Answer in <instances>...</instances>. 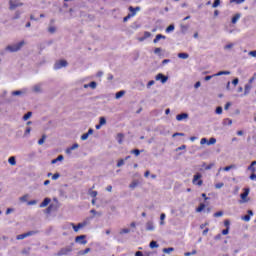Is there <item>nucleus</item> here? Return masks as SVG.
I'll return each instance as SVG.
<instances>
[{
    "instance_id": "19",
    "label": "nucleus",
    "mask_w": 256,
    "mask_h": 256,
    "mask_svg": "<svg viewBox=\"0 0 256 256\" xmlns=\"http://www.w3.org/2000/svg\"><path fill=\"white\" fill-rule=\"evenodd\" d=\"M146 229L147 231H153V229H155V226H153V222H147Z\"/></svg>"
},
{
    "instance_id": "47",
    "label": "nucleus",
    "mask_w": 256,
    "mask_h": 256,
    "mask_svg": "<svg viewBox=\"0 0 256 256\" xmlns=\"http://www.w3.org/2000/svg\"><path fill=\"white\" fill-rule=\"evenodd\" d=\"M185 134L184 133H179V132H176L172 135V137H184Z\"/></svg>"
},
{
    "instance_id": "50",
    "label": "nucleus",
    "mask_w": 256,
    "mask_h": 256,
    "mask_svg": "<svg viewBox=\"0 0 256 256\" xmlns=\"http://www.w3.org/2000/svg\"><path fill=\"white\" fill-rule=\"evenodd\" d=\"M60 177V174L59 173H55L53 176H52V180L53 181H57V179H59Z\"/></svg>"
},
{
    "instance_id": "59",
    "label": "nucleus",
    "mask_w": 256,
    "mask_h": 256,
    "mask_svg": "<svg viewBox=\"0 0 256 256\" xmlns=\"http://www.w3.org/2000/svg\"><path fill=\"white\" fill-rule=\"evenodd\" d=\"M224 49H233V43L227 44Z\"/></svg>"
},
{
    "instance_id": "12",
    "label": "nucleus",
    "mask_w": 256,
    "mask_h": 256,
    "mask_svg": "<svg viewBox=\"0 0 256 256\" xmlns=\"http://www.w3.org/2000/svg\"><path fill=\"white\" fill-rule=\"evenodd\" d=\"M88 87H90L91 89H97V82L92 81L89 84L84 85V89H87Z\"/></svg>"
},
{
    "instance_id": "32",
    "label": "nucleus",
    "mask_w": 256,
    "mask_h": 256,
    "mask_svg": "<svg viewBox=\"0 0 256 256\" xmlns=\"http://www.w3.org/2000/svg\"><path fill=\"white\" fill-rule=\"evenodd\" d=\"M221 5V0H214V3H213V5H212V7L214 8V9H216V7H218V6H220Z\"/></svg>"
},
{
    "instance_id": "2",
    "label": "nucleus",
    "mask_w": 256,
    "mask_h": 256,
    "mask_svg": "<svg viewBox=\"0 0 256 256\" xmlns=\"http://www.w3.org/2000/svg\"><path fill=\"white\" fill-rule=\"evenodd\" d=\"M202 177L203 175H201V173H196L192 179L193 185H197L198 187H201L203 185Z\"/></svg>"
},
{
    "instance_id": "58",
    "label": "nucleus",
    "mask_w": 256,
    "mask_h": 256,
    "mask_svg": "<svg viewBox=\"0 0 256 256\" xmlns=\"http://www.w3.org/2000/svg\"><path fill=\"white\" fill-rule=\"evenodd\" d=\"M231 107V102H227L224 106L225 111H227Z\"/></svg>"
},
{
    "instance_id": "35",
    "label": "nucleus",
    "mask_w": 256,
    "mask_h": 256,
    "mask_svg": "<svg viewBox=\"0 0 256 256\" xmlns=\"http://www.w3.org/2000/svg\"><path fill=\"white\" fill-rule=\"evenodd\" d=\"M165 213H162L161 215H160V225H165V222H163V221H165Z\"/></svg>"
},
{
    "instance_id": "54",
    "label": "nucleus",
    "mask_w": 256,
    "mask_h": 256,
    "mask_svg": "<svg viewBox=\"0 0 256 256\" xmlns=\"http://www.w3.org/2000/svg\"><path fill=\"white\" fill-rule=\"evenodd\" d=\"M70 148L72 151H74V149H79V144L75 143Z\"/></svg>"
},
{
    "instance_id": "13",
    "label": "nucleus",
    "mask_w": 256,
    "mask_h": 256,
    "mask_svg": "<svg viewBox=\"0 0 256 256\" xmlns=\"http://www.w3.org/2000/svg\"><path fill=\"white\" fill-rule=\"evenodd\" d=\"M189 115L187 113L178 114L176 116L177 121H183V119H187Z\"/></svg>"
},
{
    "instance_id": "9",
    "label": "nucleus",
    "mask_w": 256,
    "mask_h": 256,
    "mask_svg": "<svg viewBox=\"0 0 256 256\" xmlns=\"http://www.w3.org/2000/svg\"><path fill=\"white\" fill-rule=\"evenodd\" d=\"M45 211H46L47 214L51 213V211H57V205H55V204H50V205L48 206V208H46Z\"/></svg>"
},
{
    "instance_id": "48",
    "label": "nucleus",
    "mask_w": 256,
    "mask_h": 256,
    "mask_svg": "<svg viewBox=\"0 0 256 256\" xmlns=\"http://www.w3.org/2000/svg\"><path fill=\"white\" fill-rule=\"evenodd\" d=\"M224 225H225L226 229H230L231 222L229 220H225Z\"/></svg>"
},
{
    "instance_id": "10",
    "label": "nucleus",
    "mask_w": 256,
    "mask_h": 256,
    "mask_svg": "<svg viewBox=\"0 0 256 256\" xmlns=\"http://www.w3.org/2000/svg\"><path fill=\"white\" fill-rule=\"evenodd\" d=\"M161 39H167V37L163 34H157L155 39L153 40V43H159V41H161Z\"/></svg>"
},
{
    "instance_id": "4",
    "label": "nucleus",
    "mask_w": 256,
    "mask_h": 256,
    "mask_svg": "<svg viewBox=\"0 0 256 256\" xmlns=\"http://www.w3.org/2000/svg\"><path fill=\"white\" fill-rule=\"evenodd\" d=\"M87 236L86 235H80L75 238L76 243H80V245H87Z\"/></svg>"
},
{
    "instance_id": "1",
    "label": "nucleus",
    "mask_w": 256,
    "mask_h": 256,
    "mask_svg": "<svg viewBox=\"0 0 256 256\" xmlns=\"http://www.w3.org/2000/svg\"><path fill=\"white\" fill-rule=\"evenodd\" d=\"M23 45H25V41H20L17 44H13L10 46H7V51H10L11 53H16V51H20L21 47H23Z\"/></svg>"
},
{
    "instance_id": "5",
    "label": "nucleus",
    "mask_w": 256,
    "mask_h": 256,
    "mask_svg": "<svg viewBox=\"0 0 256 256\" xmlns=\"http://www.w3.org/2000/svg\"><path fill=\"white\" fill-rule=\"evenodd\" d=\"M128 11H130L129 15L131 17H135V15H137V13H139V11H141V7L137 6V7H133V6H130L128 7Z\"/></svg>"
},
{
    "instance_id": "49",
    "label": "nucleus",
    "mask_w": 256,
    "mask_h": 256,
    "mask_svg": "<svg viewBox=\"0 0 256 256\" xmlns=\"http://www.w3.org/2000/svg\"><path fill=\"white\" fill-rule=\"evenodd\" d=\"M214 217H223V211H218L214 213Z\"/></svg>"
},
{
    "instance_id": "36",
    "label": "nucleus",
    "mask_w": 256,
    "mask_h": 256,
    "mask_svg": "<svg viewBox=\"0 0 256 256\" xmlns=\"http://www.w3.org/2000/svg\"><path fill=\"white\" fill-rule=\"evenodd\" d=\"M123 165H125V160L124 159L118 160L117 167H123Z\"/></svg>"
},
{
    "instance_id": "16",
    "label": "nucleus",
    "mask_w": 256,
    "mask_h": 256,
    "mask_svg": "<svg viewBox=\"0 0 256 256\" xmlns=\"http://www.w3.org/2000/svg\"><path fill=\"white\" fill-rule=\"evenodd\" d=\"M255 165H256V161H252L250 166L248 167V171H251L252 174L255 173L256 169H255Z\"/></svg>"
},
{
    "instance_id": "55",
    "label": "nucleus",
    "mask_w": 256,
    "mask_h": 256,
    "mask_svg": "<svg viewBox=\"0 0 256 256\" xmlns=\"http://www.w3.org/2000/svg\"><path fill=\"white\" fill-rule=\"evenodd\" d=\"M233 167H235V166H233V165L226 166V167H224V171H231V169H233Z\"/></svg>"
},
{
    "instance_id": "42",
    "label": "nucleus",
    "mask_w": 256,
    "mask_h": 256,
    "mask_svg": "<svg viewBox=\"0 0 256 256\" xmlns=\"http://www.w3.org/2000/svg\"><path fill=\"white\" fill-rule=\"evenodd\" d=\"M185 256L197 255V250H193L192 252H186Z\"/></svg>"
},
{
    "instance_id": "18",
    "label": "nucleus",
    "mask_w": 256,
    "mask_h": 256,
    "mask_svg": "<svg viewBox=\"0 0 256 256\" xmlns=\"http://www.w3.org/2000/svg\"><path fill=\"white\" fill-rule=\"evenodd\" d=\"M251 84H246L244 88V95H249V92L251 91Z\"/></svg>"
},
{
    "instance_id": "24",
    "label": "nucleus",
    "mask_w": 256,
    "mask_h": 256,
    "mask_svg": "<svg viewBox=\"0 0 256 256\" xmlns=\"http://www.w3.org/2000/svg\"><path fill=\"white\" fill-rule=\"evenodd\" d=\"M71 250H67V249H62L58 252V256H61V255H67V253H69Z\"/></svg>"
},
{
    "instance_id": "41",
    "label": "nucleus",
    "mask_w": 256,
    "mask_h": 256,
    "mask_svg": "<svg viewBox=\"0 0 256 256\" xmlns=\"http://www.w3.org/2000/svg\"><path fill=\"white\" fill-rule=\"evenodd\" d=\"M224 186H225V184L223 182H220V183L215 184V189H221Z\"/></svg>"
},
{
    "instance_id": "44",
    "label": "nucleus",
    "mask_w": 256,
    "mask_h": 256,
    "mask_svg": "<svg viewBox=\"0 0 256 256\" xmlns=\"http://www.w3.org/2000/svg\"><path fill=\"white\" fill-rule=\"evenodd\" d=\"M218 77L221 75H229V71H220L216 74Z\"/></svg>"
},
{
    "instance_id": "43",
    "label": "nucleus",
    "mask_w": 256,
    "mask_h": 256,
    "mask_svg": "<svg viewBox=\"0 0 256 256\" xmlns=\"http://www.w3.org/2000/svg\"><path fill=\"white\" fill-rule=\"evenodd\" d=\"M87 139H89V134L84 133V134L81 136V140H82V141H87Z\"/></svg>"
},
{
    "instance_id": "21",
    "label": "nucleus",
    "mask_w": 256,
    "mask_h": 256,
    "mask_svg": "<svg viewBox=\"0 0 256 256\" xmlns=\"http://www.w3.org/2000/svg\"><path fill=\"white\" fill-rule=\"evenodd\" d=\"M205 209V204L201 203L199 207L196 208V213H201Z\"/></svg>"
},
{
    "instance_id": "14",
    "label": "nucleus",
    "mask_w": 256,
    "mask_h": 256,
    "mask_svg": "<svg viewBox=\"0 0 256 256\" xmlns=\"http://www.w3.org/2000/svg\"><path fill=\"white\" fill-rule=\"evenodd\" d=\"M10 9L13 11V9H17V7H22L23 3L15 4L13 1L10 0Z\"/></svg>"
},
{
    "instance_id": "15",
    "label": "nucleus",
    "mask_w": 256,
    "mask_h": 256,
    "mask_svg": "<svg viewBox=\"0 0 256 256\" xmlns=\"http://www.w3.org/2000/svg\"><path fill=\"white\" fill-rule=\"evenodd\" d=\"M51 203V199L50 198H45L43 200V202L40 204V207L43 208V207H47V205H49Z\"/></svg>"
},
{
    "instance_id": "64",
    "label": "nucleus",
    "mask_w": 256,
    "mask_h": 256,
    "mask_svg": "<svg viewBox=\"0 0 256 256\" xmlns=\"http://www.w3.org/2000/svg\"><path fill=\"white\" fill-rule=\"evenodd\" d=\"M135 255H136V256H143V252L137 251Z\"/></svg>"
},
{
    "instance_id": "34",
    "label": "nucleus",
    "mask_w": 256,
    "mask_h": 256,
    "mask_svg": "<svg viewBox=\"0 0 256 256\" xmlns=\"http://www.w3.org/2000/svg\"><path fill=\"white\" fill-rule=\"evenodd\" d=\"M217 143V139L215 138H210L209 141H208V145H215Z\"/></svg>"
},
{
    "instance_id": "7",
    "label": "nucleus",
    "mask_w": 256,
    "mask_h": 256,
    "mask_svg": "<svg viewBox=\"0 0 256 256\" xmlns=\"http://www.w3.org/2000/svg\"><path fill=\"white\" fill-rule=\"evenodd\" d=\"M63 67H67V61L66 60H60L58 62L55 63L54 65V69H61Z\"/></svg>"
},
{
    "instance_id": "29",
    "label": "nucleus",
    "mask_w": 256,
    "mask_h": 256,
    "mask_svg": "<svg viewBox=\"0 0 256 256\" xmlns=\"http://www.w3.org/2000/svg\"><path fill=\"white\" fill-rule=\"evenodd\" d=\"M91 252V248H86L79 252V255H87V253Z\"/></svg>"
},
{
    "instance_id": "61",
    "label": "nucleus",
    "mask_w": 256,
    "mask_h": 256,
    "mask_svg": "<svg viewBox=\"0 0 256 256\" xmlns=\"http://www.w3.org/2000/svg\"><path fill=\"white\" fill-rule=\"evenodd\" d=\"M28 205H37V200L29 201Z\"/></svg>"
},
{
    "instance_id": "27",
    "label": "nucleus",
    "mask_w": 256,
    "mask_h": 256,
    "mask_svg": "<svg viewBox=\"0 0 256 256\" xmlns=\"http://www.w3.org/2000/svg\"><path fill=\"white\" fill-rule=\"evenodd\" d=\"M171 31H175V25L171 24L166 28V33H171Z\"/></svg>"
},
{
    "instance_id": "20",
    "label": "nucleus",
    "mask_w": 256,
    "mask_h": 256,
    "mask_svg": "<svg viewBox=\"0 0 256 256\" xmlns=\"http://www.w3.org/2000/svg\"><path fill=\"white\" fill-rule=\"evenodd\" d=\"M241 15L240 14H236L232 17V23L233 25H235V23H237V21H239Z\"/></svg>"
},
{
    "instance_id": "8",
    "label": "nucleus",
    "mask_w": 256,
    "mask_h": 256,
    "mask_svg": "<svg viewBox=\"0 0 256 256\" xmlns=\"http://www.w3.org/2000/svg\"><path fill=\"white\" fill-rule=\"evenodd\" d=\"M156 81H161V83H167V76L163 75L162 73H159L155 77Z\"/></svg>"
},
{
    "instance_id": "53",
    "label": "nucleus",
    "mask_w": 256,
    "mask_h": 256,
    "mask_svg": "<svg viewBox=\"0 0 256 256\" xmlns=\"http://www.w3.org/2000/svg\"><path fill=\"white\" fill-rule=\"evenodd\" d=\"M49 33H55V31H57V29L55 28V26H51L49 29H48Z\"/></svg>"
},
{
    "instance_id": "23",
    "label": "nucleus",
    "mask_w": 256,
    "mask_h": 256,
    "mask_svg": "<svg viewBox=\"0 0 256 256\" xmlns=\"http://www.w3.org/2000/svg\"><path fill=\"white\" fill-rule=\"evenodd\" d=\"M123 95H125V91L121 90L116 93L115 97H116V99H121V97H123Z\"/></svg>"
},
{
    "instance_id": "30",
    "label": "nucleus",
    "mask_w": 256,
    "mask_h": 256,
    "mask_svg": "<svg viewBox=\"0 0 256 256\" xmlns=\"http://www.w3.org/2000/svg\"><path fill=\"white\" fill-rule=\"evenodd\" d=\"M131 153L136 157H139V155H141V151L139 149L131 150Z\"/></svg>"
},
{
    "instance_id": "31",
    "label": "nucleus",
    "mask_w": 256,
    "mask_h": 256,
    "mask_svg": "<svg viewBox=\"0 0 256 256\" xmlns=\"http://www.w3.org/2000/svg\"><path fill=\"white\" fill-rule=\"evenodd\" d=\"M77 225H78V229H83V227H87V221L78 223Z\"/></svg>"
},
{
    "instance_id": "25",
    "label": "nucleus",
    "mask_w": 256,
    "mask_h": 256,
    "mask_svg": "<svg viewBox=\"0 0 256 256\" xmlns=\"http://www.w3.org/2000/svg\"><path fill=\"white\" fill-rule=\"evenodd\" d=\"M8 163H10L11 165H17V161L15 160V157H14V156H11V157L8 159Z\"/></svg>"
},
{
    "instance_id": "45",
    "label": "nucleus",
    "mask_w": 256,
    "mask_h": 256,
    "mask_svg": "<svg viewBox=\"0 0 256 256\" xmlns=\"http://www.w3.org/2000/svg\"><path fill=\"white\" fill-rule=\"evenodd\" d=\"M243 221L249 222L251 221V216L250 215H245L242 217Z\"/></svg>"
},
{
    "instance_id": "62",
    "label": "nucleus",
    "mask_w": 256,
    "mask_h": 256,
    "mask_svg": "<svg viewBox=\"0 0 256 256\" xmlns=\"http://www.w3.org/2000/svg\"><path fill=\"white\" fill-rule=\"evenodd\" d=\"M154 53L157 55L159 53H161V48H155L154 49Z\"/></svg>"
},
{
    "instance_id": "56",
    "label": "nucleus",
    "mask_w": 256,
    "mask_h": 256,
    "mask_svg": "<svg viewBox=\"0 0 256 256\" xmlns=\"http://www.w3.org/2000/svg\"><path fill=\"white\" fill-rule=\"evenodd\" d=\"M129 19H131L130 14H128L126 17L123 18V22H124V23H127V21H128Z\"/></svg>"
},
{
    "instance_id": "6",
    "label": "nucleus",
    "mask_w": 256,
    "mask_h": 256,
    "mask_svg": "<svg viewBox=\"0 0 256 256\" xmlns=\"http://www.w3.org/2000/svg\"><path fill=\"white\" fill-rule=\"evenodd\" d=\"M249 188H245L244 189V193H242L241 195H240V197H241V201H240V203H247L249 200L247 199V197H249Z\"/></svg>"
},
{
    "instance_id": "52",
    "label": "nucleus",
    "mask_w": 256,
    "mask_h": 256,
    "mask_svg": "<svg viewBox=\"0 0 256 256\" xmlns=\"http://www.w3.org/2000/svg\"><path fill=\"white\" fill-rule=\"evenodd\" d=\"M21 17V12L17 11L12 19H19Z\"/></svg>"
},
{
    "instance_id": "26",
    "label": "nucleus",
    "mask_w": 256,
    "mask_h": 256,
    "mask_svg": "<svg viewBox=\"0 0 256 256\" xmlns=\"http://www.w3.org/2000/svg\"><path fill=\"white\" fill-rule=\"evenodd\" d=\"M151 37V32H144V37L140 39V41H145V39H149Z\"/></svg>"
},
{
    "instance_id": "22",
    "label": "nucleus",
    "mask_w": 256,
    "mask_h": 256,
    "mask_svg": "<svg viewBox=\"0 0 256 256\" xmlns=\"http://www.w3.org/2000/svg\"><path fill=\"white\" fill-rule=\"evenodd\" d=\"M178 57H179V59H189V54H187V53H179Z\"/></svg>"
},
{
    "instance_id": "17",
    "label": "nucleus",
    "mask_w": 256,
    "mask_h": 256,
    "mask_svg": "<svg viewBox=\"0 0 256 256\" xmlns=\"http://www.w3.org/2000/svg\"><path fill=\"white\" fill-rule=\"evenodd\" d=\"M125 138V135L123 133H118L117 134V139H118V143L119 145L123 144V139Z\"/></svg>"
},
{
    "instance_id": "63",
    "label": "nucleus",
    "mask_w": 256,
    "mask_h": 256,
    "mask_svg": "<svg viewBox=\"0 0 256 256\" xmlns=\"http://www.w3.org/2000/svg\"><path fill=\"white\" fill-rule=\"evenodd\" d=\"M249 55H251L252 57H256V51H250Z\"/></svg>"
},
{
    "instance_id": "33",
    "label": "nucleus",
    "mask_w": 256,
    "mask_h": 256,
    "mask_svg": "<svg viewBox=\"0 0 256 256\" xmlns=\"http://www.w3.org/2000/svg\"><path fill=\"white\" fill-rule=\"evenodd\" d=\"M100 125H106L107 124V119H105V117H100V121H99Z\"/></svg>"
},
{
    "instance_id": "37",
    "label": "nucleus",
    "mask_w": 256,
    "mask_h": 256,
    "mask_svg": "<svg viewBox=\"0 0 256 256\" xmlns=\"http://www.w3.org/2000/svg\"><path fill=\"white\" fill-rule=\"evenodd\" d=\"M156 247H159V245L155 241L150 242V248L155 249Z\"/></svg>"
},
{
    "instance_id": "28",
    "label": "nucleus",
    "mask_w": 256,
    "mask_h": 256,
    "mask_svg": "<svg viewBox=\"0 0 256 256\" xmlns=\"http://www.w3.org/2000/svg\"><path fill=\"white\" fill-rule=\"evenodd\" d=\"M31 115H33V113L32 112H28L27 114H25L23 116V120L24 121H28V119H31Z\"/></svg>"
},
{
    "instance_id": "40",
    "label": "nucleus",
    "mask_w": 256,
    "mask_h": 256,
    "mask_svg": "<svg viewBox=\"0 0 256 256\" xmlns=\"http://www.w3.org/2000/svg\"><path fill=\"white\" fill-rule=\"evenodd\" d=\"M45 139H47V136L43 135L42 139L38 141V145H43V143H45Z\"/></svg>"
},
{
    "instance_id": "57",
    "label": "nucleus",
    "mask_w": 256,
    "mask_h": 256,
    "mask_svg": "<svg viewBox=\"0 0 256 256\" xmlns=\"http://www.w3.org/2000/svg\"><path fill=\"white\" fill-rule=\"evenodd\" d=\"M222 235H229V228L222 230Z\"/></svg>"
},
{
    "instance_id": "39",
    "label": "nucleus",
    "mask_w": 256,
    "mask_h": 256,
    "mask_svg": "<svg viewBox=\"0 0 256 256\" xmlns=\"http://www.w3.org/2000/svg\"><path fill=\"white\" fill-rule=\"evenodd\" d=\"M213 167H215V164H214V163H211V164L205 166L204 169H205L206 171H209L210 169H213Z\"/></svg>"
},
{
    "instance_id": "3",
    "label": "nucleus",
    "mask_w": 256,
    "mask_h": 256,
    "mask_svg": "<svg viewBox=\"0 0 256 256\" xmlns=\"http://www.w3.org/2000/svg\"><path fill=\"white\" fill-rule=\"evenodd\" d=\"M39 233L38 231H28L24 234H19L16 236L17 241H21L23 239H27V237H31L33 235H37Z\"/></svg>"
},
{
    "instance_id": "38",
    "label": "nucleus",
    "mask_w": 256,
    "mask_h": 256,
    "mask_svg": "<svg viewBox=\"0 0 256 256\" xmlns=\"http://www.w3.org/2000/svg\"><path fill=\"white\" fill-rule=\"evenodd\" d=\"M70 225L74 229L75 233L79 232V226L78 225H75L74 223H71Z\"/></svg>"
},
{
    "instance_id": "51",
    "label": "nucleus",
    "mask_w": 256,
    "mask_h": 256,
    "mask_svg": "<svg viewBox=\"0 0 256 256\" xmlns=\"http://www.w3.org/2000/svg\"><path fill=\"white\" fill-rule=\"evenodd\" d=\"M172 251H175L174 248H165L164 253H171Z\"/></svg>"
},
{
    "instance_id": "11",
    "label": "nucleus",
    "mask_w": 256,
    "mask_h": 256,
    "mask_svg": "<svg viewBox=\"0 0 256 256\" xmlns=\"http://www.w3.org/2000/svg\"><path fill=\"white\" fill-rule=\"evenodd\" d=\"M93 189H95V186H92V188L88 190V193L90 197H93V199H95V197H97L98 195V192Z\"/></svg>"
},
{
    "instance_id": "46",
    "label": "nucleus",
    "mask_w": 256,
    "mask_h": 256,
    "mask_svg": "<svg viewBox=\"0 0 256 256\" xmlns=\"http://www.w3.org/2000/svg\"><path fill=\"white\" fill-rule=\"evenodd\" d=\"M216 113H217V115H221V113H223V108L221 106L217 107Z\"/></svg>"
},
{
    "instance_id": "60",
    "label": "nucleus",
    "mask_w": 256,
    "mask_h": 256,
    "mask_svg": "<svg viewBox=\"0 0 256 256\" xmlns=\"http://www.w3.org/2000/svg\"><path fill=\"white\" fill-rule=\"evenodd\" d=\"M129 229H122L121 231H120V233H121V235H123V234H125V233H129Z\"/></svg>"
}]
</instances>
